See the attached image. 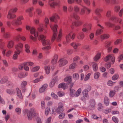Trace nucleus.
<instances>
[{"instance_id": "1", "label": "nucleus", "mask_w": 123, "mask_h": 123, "mask_svg": "<svg viewBox=\"0 0 123 123\" xmlns=\"http://www.w3.org/2000/svg\"><path fill=\"white\" fill-rule=\"evenodd\" d=\"M24 111L27 113L28 120H31L33 116L34 117L36 118L37 123H42L41 119L38 117V114L36 112L34 108H31L30 111L27 109H25L24 110Z\"/></svg>"}, {"instance_id": "2", "label": "nucleus", "mask_w": 123, "mask_h": 123, "mask_svg": "<svg viewBox=\"0 0 123 123\" xmlns=\"http://www.w3.org/2000/svg\"><path fill=\"white\" fill-rule=\"evenodd\" d=\"M50 28L52 30L53 32V34L51 38V41L53 42L56 37V41H59L61 40V37L62 36V33L60 32L58 36L56 37V34L57 33V25L55 24L53 25L51 24H50Z\"/></svg>"}, {"instance_id": "3", "label": "nucleus", "mask_w": 123, "mask_h": 123, "mask_svg": "<svg viewBox=\"0 0 123 123\" xmlns=\"http://www.w3.org/2000/svg\"><path fill=\"white\" fill-rule=\"evenodd\" d=\"M18 9L15 7L10 9L8 11L7 16V18L9 19H13L15 18L16 16L14 13H15L17 10Z\"/></svg>"}, {"instance_id": "4", "label": "nucleus", "mask_w": 123, "mask_h": 123, "mask_svg": "<svg viewBox=\"0 0 123 123\" xmlns=\"http://www.w3.org/2000/svg\"><path fill=\"white\" fill-rule=\"evenodd\" d=\"M45 37L44 35L41 34L38 37V39L43 42L42 44L44 46L50 45V43L49 40L48 39L45 40Z\"/></svg>"}, {"instance_id": "5", "label": "nucleus", "mask_w": 123, "mask_h": 123, "mask_svg": "<svg viewBox=\"0 0 123 123\" xmlns=\"http://www.w3.org/2000/svg\"><path fill=\"white\" fill-rule=\"evenodd\" d=\"M58 107L55 110V112L58 114L64 111V104L62 102H59L58 104Z\"/></svg>"}, {"instance_id": "6", "label": "nucleus", "mask_w": 123, "mask_h": 123, "mask_svg": "<svg viewBox=\"0 0 123 123\" xmlns=\"http://www.w3.org/2000/svg\"><path fill=\"white\" fill-rule=\"evenodd\" d=\"M104 60L106 62L111 60V62L113 63L115 62V57L113 54H109L104 59Z\"/></svg>"}, {"instance_id": "7", "label": "nucleus", "mask_w": 123, "mask_h": 123, "mask_svg": "<svg viewBox=\"0 0 123 123\" xmlns=\"http://www.w3.org/2000/svg\"><path fill=\"white\" fill-rule=\"evenodd\" d=\"M23 46V44L21 43H19L15 46V48L16 51H17L19 54L21 51L22 49Z\"/></svg>"}, {"instance_id": "8", "label": "nucleus", "mask_w": 123, "mask_h": 123, "mask_svg": "<svg viewBox=\"0 0 123 123\" xmlns=\"http://www.w3.org/2000/svg\"><path fill=\"white\" fill-rule=\"evenodd\" d=\"M58 62L59 63V66L61 67L67 64L68 63V61L64 58H62L59 60Z\"/></svg>"}, {"instance_id": "9", "label": "nucleus", "mask_w": 123, "mask_h": 123, "mask_svg": "<svg viewBox=\"0 0 123 123\" xmlns=\"http://www.w3.org/2000/svg\"><path fill=\"white\" fill-rule=\"evenodd\" d=\"M30 33L31 34H33L34 37H37L38 36V34L37 31H36L35 28L31 27L30 29Z\"/></svg>"}, {"instance_id": "10", "label": "nucleus", "mask_w": 123, "mask_h": 123, "mask_svg": "<svg viewBox=\"0 0 123 123\" xmlns=\"http://www.w3.org/2000/svg\"><path fill=\"white\" fill-rule=\"evenodd\" d=\"M12 25L15 26H18L21 25L22 23L21 21H20L17 19L13 20L11 22Z\"/></svg>"}, {"instance_id": "11", "label": "nucleus", "mask_w": 123, "mask_h": 123, "mask_svg": "<svg viewBox=\"0 0 123 123\" xmlns=\"http://www.w3.org/2000/svg\"><path fill=\"white\" fill-rule=\"evenodd\" d=\"M16 91L17 92V97L20 99H22L23 98V97L20 90L17 87L16 88Z\"/></svg>"}, {"instance_id": "12", "label": "nucleus", "mask_w": 123, "mask_h": 123, "mask_svg": "<svg viewBox=\"0 0 123 123\" xmlns=\"http://www.w3.org/2000/svg\"><path fill=\"white\" fill-rule=\"evenodd\" d=\"M60 5V3L59 1L52 2V3H50V6L53 8H55V6L59 7Z\"/></svg>"}, {"instance_id": "13", "label": "nucleus", "mask_w": 123, "mask_h": 123, "mask_svg": "<svg viewBox=\"0 0 123 123\" xmlns=\"http://www.w3.org/2000/svg\"><path fill=\"white\" fill-rule=\"evenodd\" d=\"M88 91L86 90H84L82 92V95L83 97L85 98H86L87 99L89 98Z\"/></svg>"}, {"instance_id": "14", "label": "nucleus", "mask_w": 123, "mask_h": 123, "mask_svg": "<svg viewBox=\"0 0 123 123\" xmlns=\"http://www.w3.org/2000/svg\"><path fill=\"white\" fill-rule=\"evenodd\" d=\"M110 36V35L107 33H105L101 35L100 38L102 40L106 39L109 38Z\"/></svg>"}, {"instance_id": "15", "label": "nucleus", "mask_w": 123, "mask_h": 123, "mask_svg": "<svg viewBox=\"0 0 123 123\" xmlns=\"http://www.w3.org/2000/svg\"><path fill=\"white\" fill-rule=\"evenodd\" d=\"M25 50V52L27 54H29L30 53V46L29 45L27 44H25L24 45Z\"/></svg>"}, {"instance_id": "16", "label": "nucleus", "mask_w": 123, "mask_h": 123, "mask_svg": "<svg viewBox=\"0 0 123 123\" xmlns=\"http://www.w3.org/2000/svg\"><path fill=\"white\" fill-rule=\"evenodd\" d=\"M86 7L84 6H82L79 13L81 15H84L85 13Z\"/></svg>"}, {"instance_id": "17", "label": "nucleus", "mask_w": 123, "mask_h": 123, "mask_svg": "<svg viewBox=\"0 0 123 123\" xmlns=\"http://www.w3.org/2000/svg\"><path fill=\"white\" fill-rule=\"evenodd\" d=\"M67 85L65 83H62L60 84L58 86L59 88H62L64 89H65L67 87Z\"/></svg>"}, {"instance_id": "18", "label": "nucleus", "mask_w": 123, "mask_h": 123, "mask_svg": "<svg viewBox=\"0 0 123 123\" xmlns=\"http://www.w3.org/2000/svg\"><path fill=\"white\" fill-rule=\"evenodd\" d=\"M71 45L73 47L74 49H77L78 47L80 45V44L79 43H76L74 42L71 44Z\"/></svg>"}, {"instance_id": "19", "label": "nucleus", "mask_w": 123, "mask_h": 123, "mask_svg": "<svg viewBox=\"0 0 123 123\" xmlns=\"http://www.w3.org/2000/svg\"><path fill=\"white\" fill-rule=\"evenodd\" d=\"M104 103L105 105L106 106H108L109 103V100L108 98L105 96L104 99Z\"/></svg>"}, {"instance_id": "20", "label": "nucleus", "mask_w": 123, "mask_h": 123, "mask_svg": "<svg viewBox=\"0 0 123 123\" xmlns=\"http://www.w3.org/2000/svg\"><path fill=\"white\" fill-rule=\"evenodd\" d=\"M84 37V35L83 33L81 32L79 33L77 35V38L80 40H82Z\"/></svg>"}, {"instance_id": "21", "label": "nucleus", "mask_w": 123, "mask_h": 123, "mask_svg": "<svg viewBox=\"0 0 123 123\" xmlns=\"http://www.w3.org/2000/svg\"><path fill=\"white\" fill-rule=\"evenodd\" d=\"M28 74L27 73H20L18 74V77L19 78H23L27 76Z\"/></svg>"}, {"instance_id": "22", "label": "nucleus", "mask_w": 123, "mask_h": 123, "mask_svg": "<svg viewBox=\"0 0 123 123\" xmlns=\"http://www.w3.org/2000/svg\"><path fill=\"white\" fill-rule=\"evenodd\" d=\"M82 24V22L81 21H79L77 22H75L74 24L73 23L72 24V25L71 26V27L72 29H73L74 28V24L76 26H79L80 25H81Z\"/></svg>"}, {"instance_id": "23", "label": "nucleus", "mask_w": 123, "mask_h": 123, "mask_svg": "<svg viewBox=\"0 0 123 123\" xmlns=\"http://www.w3.org/2000/svg\"><path fill=\"white\" fill-rule=\"evenodd\" d=\"M72 80L71 77L70 76L66 77L64 79V80L65 82H67L68 83H71Z\"/></svg>"}, {"instance_id": "24", "label": "nucleus", "mask_w": 123, "mask_h": 123, "mask_svg": "<svg viewBox=\"0 0 123 123\" xmlns=\"http://www.w3.org/2000/svg\"><path fill=\"white\" fill-rule=\"evenodd\" d=\"M82 89L81 88H79L76 92L75 94L74 95L75 97H77L79 96L81 92Z\"/></svg>"}, {"instance_id": "25", "label": "nucleus", "mask_w": 123, "mask_h": 123, "mask_svg": "<svg viewBox=\"0 0 123 123\" xmlns=\"http://www.w3.org/2000/svg\"><path fill=\"white\" fill-rule=\"evenodd\" d=\"M71 35L70 33H69L66 36V40L67 43H68L70 42L71 40Z\"/></svg>"}, {"instance_id": "26", "label": "nucleus", "mask_w": 123, "mask_h": 123, "mask_svg": "<svg viewBox=\"0 0 123 123\" xmlns=\"http://www.w3.org/2000/svg\"><path fill=\"white\" fill-rule=\"evenodd\" d=\"M44 70L46 74H49L50 71L49 67L47 66H45L44 67Z\"/></svg>"}, {"instance_id": "27", "label": "nucleus", "mask_w": 123, "mask_h": 123, "mask_svg": "<svg viewBox=\"0 0 123 123\" xmlns=\"http://www.w3.org/2000/svg\"><path fill=\"white\" fill-rule=\"evenodd\" d=\"M7 80V77H3L0 80V83L1 84H3L6 82Z\"/></svg>"}, {"instance_id": "28", "label": "nucleus", "mask_w": 123, "mask_h": 123, "mask_svg": "<svg viewBox=\"0 0 123 123\" xmlns=\"http://www.w3.org/2000/svg\"><path fill=\"white\" fill-rule=\"evenodd\" d=\"M14 45V42L12 41H10L7 44V47L9 48H12Z\"/></svg>"}, {"instance_id": "29", "label": "nucleus", "mask_w": 123, "mask_h": 123, "mask_svg": "<svg viewBox=\"0 0 123 123\" xmlns=\"http://www.w3.org/2000/svg\"><path fill=\"white\" fill-rule=\"evenodd\" d=\"M92 68L94 71L96 72L97 71L98 64L96 63H93L92 65Z\"/></svg>"}, {"instance_id": "30", "label": "nucleus", "mask_w": 123, "mask_h": 123, "mask_svg": "<svg viewBox=\"0 0 123 123\" xmlns=\"http://www.w3.org/2000/svg\"><path fill=\"white\" fill-rule=\"evenodd\" d=\"M36 12L39 16H42V9L40 8H37L36 9Z\"/></svg>"}, {"instance_id": "31", "label": "nucleus", "mask_w": 123, "mask_h": 123, "mask_svg": "<svg viewBox=\"0 0 123 123\" xmlns=\"http://www.w3.org/2000/svg\"><path fill=\"white\" fill-rule=\"evenodd\" d=\"M40 68V67L39 66H36L32 68L31 69V71L34 72L38 70Z\"/></svg>"}, {"instance_id": "32", "label": "nucleus", "mask_w": 123, "mask_h": 123, "mask_svg": "<svg viewBox=\"0 0 123 123\" xmlns=\"http://www.w3.org/2000/svg\"><path fill=\"white\" fill-rule=\"evenodd\" d=\"M15 112L18 114L19 115H20L21 113V108L17 107L15 108Z\"/></svg>"}, {"instance_id": "33", "label": "nucleus", "mask_w": 123, "mask_h": 123, "mask_svg": "<svg viewBox=\"0 0 123 123\" xmlns=\"http://www.w3.org/2000/svg\"><path fill=\"white\" fill-rule=\"evenodd\" d=\"M100 75V73L99 72H96L94 74V78L96 79H98Z\"/></svg>"}, {"instance_id": "34", "label": "nucleus", "mask_w": 123, "mask_h": 123, "mask_svg": "<svg viewBox=\"0 0 123 123\" xmlns=\"http://www.w3.org/2000/svg\"><path fill=\"white\" fill-rule=\"evenodd\" d=\"M116 94V92L113 90H111L110 91L109 93V97L110 98H112L114 97Z\"/></svg>"}, {"instance_id": "35", "label": "nucleus", "mask_w": 123, "mask_h": 123, "mask_svg": "<svg viewBox=\"0 0 123 123\" xmlns=\"http://www.w3.org/2000/svg\"><path fill=\"white\" fill-rule=\"evenodd\" d=\"M6 92L9 94L11 95L15 93L14 90L13 89H7L6 90Z\"/></svg>"}, {"instance_id": "36", "label": "nucleus", "mask_w": 123, "mask_h": 123, "mask_svg": "<svg viewBox=\"0 0 123 123\" xmlns=\"http://www.w3.org/2000/svg\"><path fill=\"white\" fill-rule=\"evenodd\" d=\"M103 32L102 29H98L96 32V35L97 36H98L101 34Z\"/></svg>"}, {"instance_id": "37", "label": "nucleus", "mask_w": 123, "mask_h": 123, "mask_svg": "<svg viewBox=\"0 0 123 123\" xmlns=\"http://www.w3.org/2000/svg\"><path fill=\"white\" fill-rule=\"evenodd\" d=\"M20 53L19 54L17 52V51H16L14 52V54L13 57L12 59L14 60H16L18 58V55H19Z\"/></svg>"}, {"instance_id": "38", "label": "nucleus", "mask_w": 123, "mask_h": 123, "mask_svg": "<svg viewBox=\"0 0 123 123\" xmlns=\"http://www.w3.org/2000/svg\"><path fill=\"white\" fill-rule=\"evenodd\" d=\"M100 56V53H98L94 57L93 59L95 61H96L99 59Z\"/></svg>"}, {"instance_id": "39", "label": "nucleus", "mask_w": 123, "mask_h": 123, "mask_svg": "<svg viewBox=\"0 0 123 123\" xmlns=\"http://www.w3.org/2000/svg\"><path fill=\"white\" fill-rule=\"evenodd\" d=\"M71 17L74 18L76 20H78L80 18L79 16L77 14L75 13H73L72 15H71Z\"/></svg>"}, {"instance_id": "40", "label": "nucleus", "mask_w": 123, "mask_h": 123, "mask_svg": "<svg viewBox=\"0 0 123 123\" xmlns=\"http://www.w3.org/2000/svg\"><path fill=\"white\" fill-rule=\"evenodd\" d=\"M115 83L111 80H109L107 82V84L108 86H111L114 85Z\"/></svg>"}, {"instance_id": "41", "label": "nucleus", "mask_w": 123, "mask_h": 123, "mask_svg": "<svg viewBox=\"0 0 123 123\" xmlns=\"http://www.w3.org/2000/svg\"><path fill=\"white\" fill-rule=\"evenodd\" d=\"M43 24H40L38 25V27L37 28V30L39 32L42 31L43 30Z\"/></svg>"}, {"instance_id": "42", "label": "nucleus", "mask_w": 123, "mask_h": 123, "mask_svg": "<svg viewBox=\"0 0 123 123\" xmlns=\"http://www.w3.org/2000/svg\"><path fill=\"white\" fill-rule=\"evenodd\" d=\"M102 9L100 8H98L96 9L95 10V12L97 15H100L99 12L102 11Z\"/></svg>"}, {"instance_id": "43", "label": "nucleus", "mask_w": 123, "mask_h": 123, "mask_svg": "<svg viewBox=\"0 0 123 123\" xmlns=\"http://www.w3.org/2000/svg\"><path fill=\"white\" fill-rule=\"evenodd\" d=\"M122 42V40L120 39H118L116 40L114 42V44L115 45H117L120 43Z\"/></svg>"}, {"instance_id": "44", "label": "nucleus", "mask_w": 123, "mask_h": 123, "mask_svg": "<svg viewBox=\"0 0 123 123\" xmlns=\"http://www.w3.org/2000/svg\"><path fill=\"white\" fill-rule=\"evenodd\" d=\"M74 79L75 80H77L79 78V75L77 73H74L73 75Z\"/></svg>"}, {"instance_id": "45", "label": "nucleus", "mask_w": 123, "mask_h": 123, "mask_svg": "<svg viewBox=\"0 0 123 123\" xmlns=\"http://www.w3.org/2000/svg\"><path fill=\"white\" fill-rule=\"evenodd\" d=\"M27 63L26 62H25L22 64H21L19 66V68L20 70H22L24 68V66L26 65Z\"/></svg>"}, {"instance_id": "46", "label": "nucleus", "mask_w": 123, "mask_h": 123, "mask_svg": "<svg viewBox=\"0 0 123 123\" xmlns=\"http://www.w3.org/2000/svg\"><path fill=\"white\" fill-rule=\"evenodd\" d=\"M119 75L117 74H115L112 77V80H115L119 78Z\"/></svg>"}, {"instance_id": "47", "label": "nucleus", "mask_w": 123, "mask_h": 123, "mask_svg": "<svg viewBox=\"0 0 123 123\" xmlns=\"http://www.w3.org/2000/svg\"><path fill=\"white\" fill-rule=\"evenodd\" d=\"M91 86L89 85H87L86 86L85 89L84 90L89 92L91 90Z\"/></svg>"}, {"instance_id": "48", "label": "nucleus", "mask_w": 123, "mask_h": 123, "mask_svg": "<svg viewBox=\"0 0 123 123\" xmlns=\"http://www.w3.org/2000/svg\"><path fill=\"white\" fill-rule=\"evenodd\" d=\"M74 10L76 12H78L80 10L79 7L77 6H75L74 7Z\"/></svg>"}, {"instance_id": "49", "label": "nucleus", "mask_w": 123, "mask_h": 123, "mask_svg": "<svg viewBox=\"0 0 123 123\" xmlns=\"http://www.w3.org/2000/svg\"><path fill=\"white\" fill-rule=\"evenodd\" d=\"M113 30L114 31L118 30L121 28V26L119 25H114Z\"/></svg>"}, {"instance_id": "50", "label": "nucleus", "mask_w": 123, "mask_h": 123, "mask_svg": "<svg viewBox=\"0 0 123 123\" xmlns=\"http://www.w3.org/2000/svg\"><path fill=\"white\" fill-rule=\"evenodd\" d=\"M120 9V6H116L114 8V11L116 12H118Z\"/></svg>"}, {"instance_id": "51", "label": "nucleus", "mask_w": 123, "mask_h": 123, "mask_svg": "<svg viewBox=\"0 0 123 123\" xmlns=\"http://www.w3.org/2000/svg\"><path fill=\"white\" fill-rule=\"evenodd\" d=\"M76 67L75 64L73 63L71 64L70 65L69 68L70 69H73L75 68Z\"/></svg>"}, {"instance_id": "52", "label": "nucleus", "mask_w": 123, "mask_h": 123, "mask_svg": "<svg viewBox=\"0 0 123 123\" xmlns=\"http://www.w3.org/2000/svg\"><path fill=\"white\" fill-rule=\"evenodd\" d=\"M55 82L56 81L55 80H53L50 83V86L51 87H52L54 85Z\"/></svg>"}, {"instance_id": "53", "label": "nucleus", "mask_w": 123, "mask_h": 123, "mask_svg": "<svg viewBox=\"0 0 123 123\" xmlns=\"http://www.w3.org/2000/svg\"><path fill=\"white\" fill-rule=\"evenodd\" d=\"M90 103L91 107H93L95 105V102L94 100H91L90 101Z\"/></svg>"}, {"instance_id": "54", "label": "nucleus", "mask_w": 123, "mask_h": 123, "mask_svg": "<svg viewBox=\"0 0 123 123\" xmlns=\"http://www.w3.org/2000/svg\"><path fill=\"white\" fill-rule=\"evenodd\" d=\"M50 108L49 107H47L45 109V113L46 115H47L49 114L50 111Z\"/></svg>"}, {"instance_id": "55", "label": "nucleus", "mask_w": 123, "mask_h": 123, "mask_svg": "<svg viewBox=\"0 0 123 123\" xmlns=\"http://www.w3.org/2000/svg\"><path fill=\"white\" fill-rule=\"evenodd\" d=\"M47 46L43 47L42 48V49L44 50H49L51 49V47L50 45Z\"/></svg>"}, {"instance_id": "56", "label": "nucleus", "mask_w": 123, "mask_h": 123, "mask_svg": "<svg viewBox=\"0 0 123 123\" xmlns=\"http://www.w3.org/2000/svg\"><path fill=\"white\" fill-rule=\"evenodd\" d=\"M112 119L113 121L115 123H118V120L116 117L114 116L112 117Z\"/></svg>"}, {"instance_id": "57", "label": "nucleus", "mask_w": 123, "mask_h": 123, "mask_svg": "<svg viewBox=\"0 0 123 123\" xmlns=\"http://www.w3.org/2000/svg\"><path fill=\"white\" fill-rule=\"evenodd\" d=\"M111 15V11L110 10H108L106 13V16L107 18L110 17Z\"/></svg>"}, {"instance_id": "58", "label": "nucleus", "mask_w": 123, "mask_h": 123, "mask_svg": "<svg viewBox=\"0 0 123 123\" xmlns=\"http://www.w3.org/2000/svg\"><path fill=\"white\" fill-rule=\"evenodd\" d=\"M91 75V74L90 73H89L87 74L86 75L84 79V80L85 81H87L89 79L90 76Z\"/></svg>"}, {"instance_id": "59", "label": "nucleus", "mask_w": 123, "mask_h": 123, "mask_svg": "<svg viewBox=\"0 0 123 123\" xmlns=\"http://www.w3.org/2000/svg\"><path fill=\"white\" fill-rule=\"evenodd\" d=\"M44 22L45 23L46 27H47V25L48 24L49 22L48 18H45L44 20Z\"/></svg>"}, {"instance_id": "60", "label": "nucleus", "mask_w": 123, "mask_h": 123, "mask_svg": "<svg viewBox=\"0 0 123 123\" xmlns=\"http://www.w3.org/2000/svg\"><path fill=\"white\" fill-rule=\"evenodd\" d=\"M117 59L119 62H120L121 60L123 59V54L119 55Z\"/></svg>"}, {"instance_id": "61", "label": "nucleus", "mask_w": 123, "mask_h": 123, "mask_svg": "<svg viewBox=\"0 0 123 123\" xmlns=\"http://www.w3.org/2000/svg\"><path fill=\"white\" fill-rule=\"evenodd\" d=\"M12 52V51L11 50L8 51L6 53V57H9L10 56Z\"/></svg>"}, {"instance_id": "62", "label": "nucleus", "mask_w": 123, "mask_h": 123, "mask_svg": "<svg viewBox=\"0 0 123 123\" xmlns=\"http://www.w3.org/2000/svg\"><path fill=\"white\" fill-rule=\"evenodd\" d=\"M55 17H54V16H53L52 17H50L49 18V19L51 21L54 22L56 23L57 22V20H55Z\"/></svg>"}, {"instance_id": "63", "label": "nucleus", "mask_w": 123, "mask_h": 123, "mask_svg": "<svg viewBox=\"0 0 123 123\" xmlns=\"http://www.w3.org/2000/svg\"><path fill=\"white\" fill-rule=\"evenodd\" d=\"M64 93L62 91H60L57 92V95L60 97H62L64 95Z\"/></svg>"}, {"instance_id": "64", "label": "nucleus", "mask_w": 123, "mask_h": 123, "mask_svg": "<svg viewBox=\"0 0 123 123\" xmlns=\"http://www.w3.org/2000/svg\"><path fill=\"white\" fill-rule=\"evenodd\" d=\"M123 14V8L121 9L118 13V15L120 17H121Z\"/></svg>"}]
</instances>
